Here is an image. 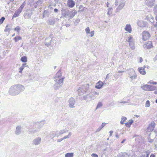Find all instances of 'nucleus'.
<instances>
[{"instance_id":"nucleus-19","label":"nucleus","mask_w":157,"mask_h":157,"mask_svg":"<svg viewBox=\"0 0 157 157\" xmlns=\"http://www.w3.org/2000/svg\"><path fill=\"white\" fill-rule=\"evenodd\" d=\"M126 40L128 42L129 44L135 42L133 37L130 35L128 36Z\"/></svg>"},{"instance_id":"nucleus-23","label":"nucleus","mask_w":157,"mask_h":157,"mask_svg":"<svg viewBox=\"0 0 157 157\" xmlns=\"http://www.w3.org/2000/svg\"><path fill=\"white\" fill-rule=\"evenodd\" d=\"M124 29L129 33H131L132 31L131 26L129 24L126 25L124 28Z\"/></svg>"},{"instance_id":"nucleus-59","label":"nucleus","mask_w":157,"mask_h":157,"mask_svg":"<svg viewBox=\"0 0 157 157\" xmlns=\"http://www.w3.org/2000/svg\"><path fill=\"white\" fill-rule=\"evenodd\" d=\"M106 123H103L101 125V127L102 128L103 127H104L106 125Z\"/></svg>"},{"instance_id":"nucleus-27","label":"nucleus","mask_w":157,"mask_h":157,"mask_svg":"<svg viewBox=\"0 0 157 157\" xmlns=\"http://www.w3.org/2000/svg\"><path fill=\"white\" fill-rule=\"evenodd\" d=\"M27 64L26 63H23L22 65L19 68V72L20 73H21L22 72L25 67H28V66L26 65Z\"/></svg>"},{"instance_id":"nucleus-51","label":"nucleus","mask_w":157,"mask_h":157,"mask_svg":"<svg viewBox=\"0 0 157 157\" xmlns=\"http://www.w3.org/2000/svg\"><path fill=\"white\" fill-rule=\"evenodd\" d=\"M148 83L150 84H152L154 85H156L157 84V82H155L153 81L152 80H150V81L148 82Z\"/></svg>"},{"instance_id":"nucleus-20","label":"nucleus","mask_w":157,"mask_h":157,"mask_svg":"<svg viewBox=\"0 0 157 157\" xmlns=\"http://www.w3.org/2000/svg\"><path fill=\"white\" fill-rule=\"evenodd\" d=\"M104 84V83L102 82L99 81L96 84L95 88L98 89H100L103 86Z\"/></svg>"},{"instance_id":"nucleus-2","label":"nucleus","mask_w":157,"mask_h":157,"mask_svg":"<svg viewBox=\"0 0 157 157\" xmlns=\"http://www.w3.org/2000/svg\"><path fill=\"white\" fill-rule=\"evenodd\" d=\"M125 0H116L115 4L116 6H118L116 9V12H118L124 7L125 5Z\"/></svg>"},{"instance_id":"nucleus-36","label":"nucleus","mask_w":157,"mask_h":157,"mask_svg":"<svg viewBox=\"0 0 157 157\" xmlns=\"http://www.w3.org/2000/svg\"><path fill=\"white\" fill-rule=\"evenodd\" d=\"M21 61L22 62L25 63L27 62V58L26 56H23L21 58Z\"/></svg>"},{"instance_id":"nucleus-32","label":"nucleus","mask_w":157,"mask_h":157,"mask_svg":"<svg viewBox=\"0 0 157 157\" xmlns=\"http://www.w3.org/2000/svg\"><path fill=\"white\" fill-rule=\"evenodd\" d=\"M83 99L84 100H86L87 101H90V94H88L85 95L83 96Z\"/></svg>"},{"instance_id":"nucleus-45","label":"nucleus","mask_w":157,"mask_h":157,"mask_svg":"<svg viewBox=\"0 0 157 157\" xmlns=\"http://www.w3.org/2000/svg\"><path fill=\"white\" fill-rule=\"evenodd\" d=\"M102 103L100 102H99L97 105L96 109H97L100 108V107L102 106Z\"/></svg>"},{"instance_id":"nucleus-56","label":"nucleus","mask_w":157,"mask_h":157,"mask_svg":"<svg viewBox=\"0 0 157 157\" xmlns=\"http://www.w3.org/2000/svg\"><path fill=\"white\" fill-rule=\"evenodd\" d=\"M133 122V121L132 120H130L128 122V124L131 125Z\"/></svg>"},{"instance_id":"nucleus-53","label":"nucleus","mask_w":157,"mask_h":157,"mask_svg":"<svg viewBox=\"0 0 157 157\" xmlns=\"http://www.w3.org/2000/svg\"><path fill=\"white\" fill-rule=\"evenodd\" d=\"M150 125L153 128H154L155 127V124L154 122H152Z\"/></svg>"},{"instance_id":"nucleus-8","label":"nucleus","mask_w":157,"mask_h":157,"mask_svg":"<svg viewBox=\"0 0 157 157\" xmlns=\"http://www.w3.org/2000/svg\"><path fill=\"white\" fill-rule=\"evenodd\" d=\"M137 25L141 27H147L148 24L147 21H139L137 22Z\"/></svg>"},{"instance_id":"nucleus-13","label":"nucleus","mask_w":157,"mask_h":157,"mask_svg":"<svg viewBox=\"0 0 157 157\" xmlns=\"http://www.w3.org/2000/svg\"><path fill=\"white\" fill-rule=\"evenodd\" d=\"M75 103V99L73 98H70L69 100V105L71 108H74L75 106L74 105Z\"/></svg>"},{"instance_id":"nucleus-14","label":"nucleus","mask_w":157,"mask_h":157,"mask_svg":"<svg viewBox=\"0 0 157 157\" xmlns=\"http://www.w3.org/2000/svg\"><path fill=\"white\" fill-rule=\"evenodd\" d=\"M143 47L144 48H146L148 49L152 48L153 46L152 41H148L146 44H144Z\"/></svg>"},{"instance_id":"nucleus-43","label":"nucleus","mask_w":157,"mask_h":157,"mask_svg":"<svg viewBox=\"0 0 157 157\" xmlns=\"http://www.w3.org/2000/svg\"><path fill=\"white\" fill-rule=\"evenodd\" d=\"M113 10V9L111 8H109L108 9V11L107 13L108 15L109 16L111 14L110 12H112Z\"/></svg>"},{"instance_id":"nucleus-34","label":"nucleus","mask_w":157,"mask_h":157,"mask_svg":"<svg viewBox=\"0 0 157 157\" xmlns=\"http://www.w3.org/2000/svg\"><path fill=\"white\" fill-rule=\"evenodd\" d=\"M49 14L50 13L48 11L45 10L44 11L43 14V17H49Z\"/></svg>"},{"instance_id":"nucleus-7","label":"nucleus","mask_w":157,"mask_h":157,"mask_svg":"<svg viewBox=\"0 0 157 157\" xmlns=\"http://www.w3.org/2000/svg\"><path fill=\"white\" fill-rule=\"evenodd\" d=\"M129 77L131 79V80L136 79L137 78V75L135 71L132 69L130 70L128 73Z\"/></svg>"},{"instance_id":"nucleus-22","label":"nucleus","mask_w":157,"mask_h":157,"mask_svg":"<svg viewBox=\"0 0 157 157\" xmlns=\"http://www.w3.org/2000/svg\"><path fill=\"white\" fill-rule=\"evenodd\" d=\"M17 86V89H18L19 91V93L21 91H23L25 89V88L23 86L20 84H17L14 85Z\"/></svg>"},{"instance_id":"nucleus-52","label":"nucleus","mask_w":157,"mask_h":157,"mask_svg":"<svg viewBox=\"0 0 157 157\" xmlns=\"http://www.w3.org/2000/svg\"><path fill=\"white\" fill-rule=\"evenodd\" d=\"M80 20L79 19V18H78L74 22V24L76 25H77L80 22Z\"/></svg>"},{"instance_id":"nucleus-61","label":"nucleus","mask_w":157,"mask_h":157,"mask_svg":"<svg viewBox=\"0 0 157 157\" xmlns=\"http://www.w3.org/2000/svg\"><path fill=\"white\" fill-rule=\"evenodd\" d=\"M157 60V55L155 56L153 58V61L155 62Z\"/></svg>"},{"instance_id":"nucleus-46","label":"nucleus","mask_w":157,"mask_h":157,"mask_svg":"<svg viewBox=\"0 0 157 157\" xmlns=\"http://www.w3.org/2000/svg\"><path fill=\"white\" fill-rule=\"evenodd\" d=\"M154 128H152L150 125L147 128V130L148 131L151 132L152 131Z\"/></svg>"},{"instance_id":"nucleus-3","label":"nucleus","mask_w":157,"mask_h":157,"mask_svg":"<svg viewBox=\"0 0 157 157\" xmlns=\"http://www.w3.org/2000/svg\"><path fill=\"white\" fill-rule=\"evenodd\" d=\"M64 79V77L55 78V83L54 86V88L55 90H57L63 84Z\"/></svg>"},{"instance_id":"nucleus-44","label":"nucleus","mask_w":157,"mask_h":157,"mask_svg":"<svg viewBox=\"0 0 157 157\" xmlns=\"http://www.w3.org/2000/svg\"><path fill=\"white\" fill-rule=\"evenodd\" d=\"M14 30L15 31H16L18 33H19L20 31L21 30V28L19 26H17L14 29Z\"/></svg>"},{"instance_id":"nucleus-64","label":"nucleus","mask_w":157,"mask_h":157,"mask_svg":"<svg viewBox=\"0 0 157 157\" xmlns=\"http://www.w3.org/2000/svg\"><path fill=\"white\" fill-rule=\"evenodd\" d=\"M154 27L155 28H156V29H157V22H156L154 25Z\"/></svg>"},{"instance_id":"nucleus-50","label":"nucleus","mask_w":157,"mask_h":157,"mask_svg":"<svg viewBox=\"0 0 157 157\" xmlns=\"http://www.w3.org/2000/svg\"><path fill=\"white\" fill-rule=\"evenodd\" d=\"M56 135V137H58L60 135L59 131H57L55 132Z\"/></svg>"},{"instance_id":"nucleus-17","label":"nucleus","mask_w":157,"mask_h":157,"mask_svg":"<svg viewBox=\"0 0 157 157\" xmlns=\"http://www.w3.org/2000/svg\"><path fill=\"white\" fill-rule=\"evenodd\" d=\"M99 93L98 92L94 91L91 93V94H90V100H93L94 99V97L96 95H98Z\"/></svg>"},{"instance_id":"nucleus-38","label":"nucleus","mask_w":157,"mask_h":157,"mask_svg":"<svg viewBox=\"0 0 157 157\" xmlns=\"http://www.w3.org/2000/svg\"><path fill=\"white\" fill-rule=\"evenodd\" d=\"M74 153H68L66 154L65 157H73Z\"/></svg>"},{"instance_id":"nucleus-5","label":"nucleus","mask_w":157,"mask_h":157,"mask_svg":"<svg viewBox=\"0 0 157 157\" xmlns=\"http://www.w3.org/2000/svg\"><path fill=\"white\" fill-rule=\"evenodd\" d=\"M141 88L145 91H151L155 90L156 87L155 86L149 85H145L141 86Z\"/></svg>"},{"instance_id":"nucleus-11","label":"nucleus","mask_w":157,"mask_h":157,"mask_svg":"<svg viewBox=\"0 0 157 157\" xmlns=\"http://www.w3.org/2000/svg\"><path fill=\"white\" fill-rule=\"evenodd\" d=\"M61 12L62 15L65 18H67V17L69 16L70 12L68 9H62Z\"/></svg>"},{"instance_id":"nucleus-63","label":"nucleus","mask_w":157,"mask_h":157,"mask_svg":"<svg viewBox=\"0 0 157 157\" xmlns=\"http://www.w3.org/2000/svg\"><path fill=\"white\" fill-rule=\"evenodd\" d=\"M148 142L150 143H152L153 142V139H148Z\"/></svg>"},{"instance_id":"nucleus-31","label":"nucleus","mask_w":157,"mask_h":157,"mask_svg":"<svg viewBox=\"0 0 157 157\" xmlns=\"http://www.w3.org/2000/svg\"><path fill=\"white\" fill-rule=\"evenodd\" d=\"M49 135L50 137H51V139L53 140L54 138V137H56V135L55 131H53L50 132L49 134Z\"/></svg>"},{"instance_id":"nucleus-40","label":"nucleus","mask_w":157,"mask_h":157,"mask_svg":"<svg viewBox=\"0 0 157 157\" xmlns=\"http://www.w3.org/2000/svg\"><path fill=\"white\" fill-rule=\"evenodd\" d=\"M121 119V121L120 123L121 124H124V122L126 120L127 118L125 117H122Z\"/></svg>"},{"instance_id":"nucleus-29","label":"nucleus","mask_w":157,"mask_h":157,"mask_svg":"<svg viewBox=\"0 0 157 157\" xmlns=\"http://www.w3.org/2000/svg\"><path fill=\"white\" fill-rule=\"evenodd\" d=\"M48 21V24L51 25H54L55 23V20L54 18H50Z\"/></svg>"},{"instance_id":"nucleus-26","label":"nucleus","mask_w":157,"mask_h":157,"mask_svg":"<svg viewBox=\"0 0 157 157\" xmlns=\"http://www.w3.org/2000/svg\"><path fill=\"white\" fill-rule=\"evenodd\" d=\"M138 71L142 75H145L146 72L144 70V68L143 67H139L138 68Z\"/></svg>"},{"instance_id":"nucleus-41","label":"nucleus","mask_w":157,"mask_h":157,"mask_svg":"<svg viewBox=\"0 0 157 157\" xmlns=\"http://www.w3.org/2000/svg\"><path fill=\"white\" fill-rule=\"evenodd\" d=\"M68 130L67 129L62 130L59 131L60 135L62 134L65 132H68Z\"/></svg>"},{"instance_id":"nucleus-37","label":"nucleus","mask_w":157,"mask_h":157,"mask_svg":"<svg viewBox=\"0 0 157 157\" xmlns=\"http://www.w3.org/2000/svg\"><path fill=\"white\" fill-rule=\"evenodd\" d=\"M129 44V47L131 49L134 50L135 49V42Z\"/></svg>"},{"instance_id":"nucleus-39","label":"nucleus","mask_w":157,"mask_h":157,"mask_svg":"<svg viewBox=\"0 0 157 157\" xmlns=\"http://www.w3.org/2000/svg\"><path fill=\"white\" fill-rule=\"evenodd\" d=\"M21 37L20 36H16L14 38V40L15 42H17L18 40H21Z\"/></svg>"},{"instance_id":"nucleus-4","label":"nucleus","mask_w":157,"mask_h":157,"mask_svg":"<svg viewBox=\"0 0 157 157\" xmlns=\"http://www.w3.org/2000/svg\"><path fill=\"white\" fill-rule=\"evenodd\" d=\"M89 87V84H85L82 85L81 87H79L78 90L79 94H84L86 93V92L88 90Z\"/></svg>"},{"instance_id":"nucleus-60","label":"nucleus","mask_w":157,"mask_h":157,"mask_svg":"<svg viewBox=\"0 0 157 157\" xmlns=\"http://www.w3.org/2000/svg\"><path fill=\"white\" fill-rule=\"evenodd\" d=\"M126 126L128 127H130L131 126V125L128 124V123H126L125 124Z\"/></svg>"},{"instance_id":"nucleus-35","label":"nucleus","mask_w":157,"mask_h":157,"mask_svg":"<svg viewBox=\"0 0 157 157\" xmlns=\"http://www.w3.org/2000/svg\"><path fill=\"white\" fill-rule=\"evenodd\" d=\"M150 153L149 151H147L146 152L144 153L142 155V157H148Z\"/></svg>"},{"instance_id":"nucleus-9","label":"nucleus","mask_w":157,"mask_h":157,"mask_svg":"<svg viewBox=\"0 0 157 157\" xmlns=\"http://www.w3.org/2000/svg\"><path fill=\"white\" fill-rule=\"evenodd\" d=\"M41 139L40 137H38L33 140L32 142V144L33 145L37 146L41 142Z\"/></svg>"},{"instance_id":"nucleus-15","label":"nucleus","mask_w":157,"mask_h":157,"mask_svg":"<svg viewBox=\"0 0 157 157\" xmlns=\"http://www.w3.org/2000/svg\"><path fill=\"white\" fill-rule=\"evenodd\" d=\"M131 154H128L126 152H121L117 155V157H129Z\"/></svg>"},{"instance_id":"nucleus-42","label":"nucleus","mask_w":157,"mask_h":157,"mask_svg":"<svg viewBox=\"0 0 157 157\" xmlns=\"http://www.w3.org/2000/svg\"><path fill=\"white\" fill-rule=\"evenodd\" d=\"M25 5V2H24L22 4L21 6L19 8V9L21 10V11H22V10L24 7Z\"/></svg>"},{"instance_id":"nucleus-57","label":"nucleus","mask_w":157,"mask_h":157,"mask_svg":"<svg viewBox=\"0 0 157 157\" xmlns=\"http://www.w3.org/2000/svg\"><path fill=\"white\" fill-rule=\"evenodd\" d=\"M19 0H10V2H13V1H14L15 2H14V3L15 4H17V2H18Z\"/></svg>"},{"instance_id":"nucleus-21","label":"nucleus","mask_w":157,"mask_h":157,"mask_svg":"<svg viewBox=\"0 0 157 157\" xmlns=\"http://www.w3.org/2000/svg\"><path fill=\"white\" fill-rule=\"evenodd\" d=\"M52 41V39L50 37L46 38L45 40V45L47 46L50 45L51 44Z\"/></svg>"},{"instance_id":"nucleus-6","label":"nucleus","mask_w":157,"mask_h":157,"mask_svg":"<svg viewBox=\"0 0 157 157\" xmlns=\"http://www.w3.org/2000/svg\"><path fill=\"white\" fill-rule=\"evenodd\" d=\"M17 86L13 85L12 86L10 89L9 92L10 94L12 95H15L19 94V91L16 90Z\"/></svg>"},{"instance_id":"nucleus-16","label":"nucleus","mask_w":157,"mask_h":157,"mask_svg":"<svg viewBox=\"0 0 157 157\" xmlns=\"http://www.w3.org/2000/svg\"><path fill=\"white\" fill-rule=\"evenodd\" d=\"M153 0H147L145 1V4L150 7H152L154 4Z\"/></svg>"},{"instance_id":"nucleus-30","label":"nucleus","mask_w":157,"mask_h":157,"mask_svg":"<svg viewBox=\"0 0 157 157\" xmlns=\"http://www.w3.org/2000/svg\"><path fill=\"white\" fill-rule=\"evenodd\" d=\"M77 12L76 10H73L71 13H70L69 17L70 19H71L74 17L75 15L77 13Z\"/></svg>"},{"instance_id":"nucleus-12","label":"nucleus","mask_w":157,"mask_h":157,"mask_svg":"<svg viewBox=\"0 0 157 157\" xmlns=\"http://www.w3.org/2000/svg\"><path fill=\"white\" fill-rule=\"evenodd\" d=\"M33 14L32 11L30 10H27L24 14L25 18L28 19L30 18Z\"/></svg>"},{"instance_id":"nucleus-47","label":"nucleus","mask_w":157,"mask_h":157,"mask_svg":"<svg viewBox=\"0 0 157 157\" xmlns=\"http://www.w3.org/2000/svg\"><path fill=\"white\" fill-rule=\"evenodd\" d=\"M86 34H89L90 33V29L89 27H87L85 29Z\"/></svg>"},{"instance_id":"nucleus-54","label":"nucleus","mask_w":157,"mask_h":157,"mask_svg":"<svg viewBox=\"0 0 157 157\" xmlns=\"http://www.w3.org/2000/svg\"><path fill=\"white\" fill-rule=\"evenodd\" d=\"M90 33V36L91 37H93L94 36V31H91V32Z\"/></svg>"},{"instance_id":"nucleus-24","label":"nucleus","mask_w":157,"mask_h":157,"mask_svg":"<svg viewBox=\"0 0 157 157\" xmlns=\"http://www.w3.org/2000/svg\"><path fill=\"white\" fill-rule=\"evenodd\" d=\"M21 127L20 126H17L16 128L15 133L18 135L20 134L21 132Z\"/></svg>"},{"instance_id":"nucleus-18","label":"nucleus","mask_w":157,"mask_h":157,"mask_svg":"<svg viewBox=\"0 0 157 157\" xmlns=\"http://www.w3.org/2000/svg\"><path fill=\"white\" fill-rule=\"evenodd\" d=\"M75 4V2L72 0H68L67 1V5L69 7L73 8Z\"/></svg>"},{"instance_id":"nucleus-58","label":"nucleus","mask_w":157,"mask_h":157,"mask_svg":"<svg viewBox=\"0 0 157 157\" xmlns=\"http://www.w3.org/2000/svg\"><path fill=\"white\" fill-rule=\"evenodd\" d=\"M154 18L153 17H151L150 20V21L151 22L153 23L154 21Z\"/></svg>"},{"instance_id":"nucleus-25","label":"nucleus","mask_w":157,"mask_h":157,"mask_svg":"<svg viewBox=\"0 0 157 157\" xmlns=\"http://www.w3.org/2000/svg\"><path fill=\"white\" fill-rule=\"evenodd\" d=\"M21 12L22 11L18 9L15 11L13 16V17H18Z\"/></svg>"},{"instance_id":"nucleus-1","label":"nucleus","mask_w":157,"mask_h":157,"mask_svg":"<svg viewBox=\"0 0 157 157\" xmlns=\"http://www.w3.org/2000/svg\"><path fill=\"white\" fill-rule=\"evenodd\" d=\"M45 121H42L40 122H37V123H34L33 127L31 128V129L29 131L31 134L38 132L39 131L40 128L44 124Z\"/></svg>"},{"instance_id":"nucleus-33","label":"nucleus","mask_w":157,"mask_h":157,"mask_svg":"<svg viewBox=\"0 0 157 157\" xmlns=\"http://www.w3.org/2000/svg\"><path fill=\"white\" fill-rule=\"evenodd\" d=\"M62 76L61 71L59 70L56 74V76L55 77V78H60Z\"/></svg>"},{"instance_id":"nucleus-48","label":"nucleus","mask_w":157,"mask_h":157,"mask_svg":"<svg viewBox=\"0 0 157 157\" xmlns=\"http://www.w3.org/2000/svg\"><path fill=\"white\" fill-rule=\"evenodd\" d=\"M150 101L149 100H147L146 101L145 103V107H148L150 106Z\"/></svg>"},{"instance_id":"nucleus-55","label":"nucleus","mask_w":157,"mask_h":157,"mask_svg":"<svg viewBox=\"0 0 157 157\" xmlns=\"http://www.w3.org/2000/svg\"><path fill=\"white\" fill-rule=\"evenodd\" d=\"M91 155L92 157H98V155L94 153H92Z\"/></svg>"},{"instance_id":"nucleus-49","label":"nucleus","mask_w":157,"mask_h":157,"mask_svg":"<svg viewBox=\"0 0 157 157\" xmlns=\"http://www.w3.org/2000/svg\"><path fill=\"white\" fill-rule=\"evenodd\" d=\"M5 19V18L4 17H1L0 19V25L2 24L3 23Z\"/></svg>"},{"instance_id":"nucleus-28","label":"nucleus","mask_w":157,"mask_h":157,"mask_svg":"<svg viewBox=\"0 0 157 157\" xmlns=\"http://www.w3.org/2000/svg\"><path fill=\"white\" fill-rule=\"evenodd\" d=\"M11 26L12 25H7L5 28L4 31L5 32H9L11 30Z\"/></svg>"},{"instance_id":"nucleus-10","label":"nucleus","mask_w":157,"mask_h":157,"mask_svg":"<svg viewBox=\"0 0 157 157\" xmlns=\"http://www.w3.org/2000/svg\"><path fill=\"white\" fill-rule=\"evenodd\" d=\"M150 36V34L148 32L144 31L142 33V39L145 41L148 39Z\"/></svg>"},{"instance_id":"nucleus-62","label":"nucleus","mask_w":157,"mask_h":157,"mask_svg":"<svg viewBox=\"0 0 157 157\" xmlns=\"http://www.w3.org/2000/svg\"><path fill=\"white\" fill-rule=\"evenodd\" d=\"M102 128L101 127H99L97 129V132H98L100 131Z\"/></svg>"}]
</instances>
